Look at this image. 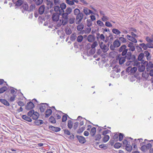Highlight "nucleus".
<instances>
[{
	"mask_svg": "<svg viewBox=\"0 0 153 153\" xmlns=\"http://www.w3.org/2000/svg\"><path fill=\"white\" fill-rule=\"evenodd\" d=\"M94 37L92 35H89L87 38V40L89 42H93L94 41Z\"/></svg>",
	"mask_w": 153,
	"mask_h": 153,
	"instance_id": "obj_21",
	"label": "nucleus"
},
{
	"mask_svg": "<svg viewBox=\"0 0 153 153\" xmlns=\"http://www.w3.org/2000/svg\"><path fill=\"white\" fill-rule=\"evenodd\" d=\"M113 70L111 72V77H113L114 78V74H115V73H118L120 71V67L118 65H116L114 68H113Z\"/></svg>",
	"mask_w": 153,
	"mask_h": 153,
	"instance_id": "obj_2",
	"label": "nucleus"
},
{
	"mask_svg": "<svg viewBox=\"0 0 153 153\" xmlns=\"http://www.w3.org/2000/svg\"><path fill=\"white\" fill-rule=\"evenodd\" d=\"M7 87L4 86L0 88V94L6 91Z\"/></svg>",
	"mask_w": 153,
	"mask_h": 153,
	"instance_id": "obj_50",
	"label": "nucleus"
},
{
	"mask_svg": "<svg viewBox=\"0 0 153 153\" xmlns=\"http://www.w3.org/2000/svg\"><path fill=\"white\" fill-rule=\"evenodd\" d=\"M97 25L103 27L105 25L100 20H98L97 22Z\"/></svg>",
	"mask_w": 153,
	"mask_h": 153,
	"instance_id": "obj_43",
	"label": "nucleus"
},
{
	"mask_svg": "<svg viewBox=\"0 0 153 153\" xmlns=\"http://www.w3.org/2000/svg\"><path fill=\"white\" fill-rule=\"evenodd\" d=\"M109 136L108 135L105 136L103 139V140L105 143L109 139Z\"/></svg>",
	"mask_w": 153,
	"mask_h": 153,
	"instance_id": "obj_42",
	"label": "nucleus"
},
{
	"mask_svg": "<svg viewBox=\"0 0 153 153\" xmlns=\"http://www.w3.org/2000/svg\"><path fill=\"white\" fill-rule=\"evenodd\" d=\"M34 112L33 110L30 111L27 113L28 115L30 117H32Z\"/></svg>",
	"mask_w": 153,
	"mask_h": 153,
	"instance_id": "obj_57",
	"label": "nucleus"
},
{
	"mask_svg": "<svg viewBox=\"0 0 153 153\" xmlns=\"http://www.w3.org/2000/svg\"><path fill=\"white\" fill-rule=\"evenodd\" d=\"M143 64L146 65V70L148 71L153 68V64L151 62H149L148 63V62L146 61L144 62Z\"/></svg>",
	"mask_w": 153,
	"mask_h": 153,
	"instance_id": "obj_10",
	"label": "nucleus"
},
{
	"mask_svg": "<svg viewBox=\"0 0 153 153\" xmlns=\"http://www.w3.org/2000/svg\"><path fill=\"white\" fill-rule=\"evenodd\" d=\"M139 45L142 47L144 50H146L147 48V44L146 45L144 43L140 44Z\"/></svg>",
	"mask_w": 153,
	"mask_h": 153,
	"instance_id": "obj_51",
	"label": "nucleus"
},
{
	"mask_svg": "<svg viewBox=\"0 0 153 153\" xmlns=\"http://www.w3.org/2000/svg\"><path fill=\"white\" fill-rule=\"evenodd\" d=\"M77 38L76 33H72L70 36V40L72 41H74Z\"/></svg>",
	"mask_w": 153,
	"mask_h": 153,
	"instance_id": "obj_20",
	"label": "nucleus"
},
{
	"mask_svg": "<svg viewBox=\"0 0 153 153\" xmlns=\"http://www.w3.org/2000/svg\"><path fill=\"white\" fill-rule=\"evenodd\" d=\"M76 38L77 41L79 42H80L82 41L83 37L82 35H79Z\"/></svg>",
	"mask_w": 153,
	"mask_h": 153,
	"instance_id": "obj_40",
	"label": "nucleus"
},
{
	"mask_svg": "<svg viewBox=\"0 0 153 153\" xmlns=\"http://www.w3.org/2000/svg\"><path fill=\"white\" fill-rule=\"evenodd\" d=\"M0 101L4 105L6 106H8L10 105L8 102L5 99H1Z\"/></svg>",
	"mask_w": 153,
	"mask_h": 153,
	"instance_id": "obj_26",
	"label": "nucleus"
},
{
	"mask_svg": "<svg viewBox=\"0 0 153 153\" xmlns=\"http://www.w3.org/2000/svg\"><path fill=\"white\" fill-rule=\"evenodd\" d=\"M66 7V4L64 3H63L60 4V11L61 12H62V13L63 12H64V9H65Z\"/></svg>",
	"mask_w": 153,
	"mask_h": 153,
	"instance_id": "obj_25",
	"label": "nucleus"
},
{
	"mask_svg": "<svg viewBox=\"0 0 153 153\" xmlns=\"http://www.w3.org/2000/svg\"><path fill=\"white\" fill-rule=\"evenodd\" d=\"M83 16V14L82 13L77 15L76 17V23L77 24H80L82 22Z\"/></svg>",
	"mask_w": 153,
	"mask_h": 153,
	"instance_id": "obj_6",
	"label": "nucleus"
},
{
	"mask_svg": "<svg viewBox=\"0 0 153 153\" xmlns=\"http://www.w3.org/2000/svg\"><path fill=\"white\" fill-rule=\"evenodd\" d=\"M117 59L119 60V64L120 65H122L126 61L125 55L119 54L117 56Z\"/></svg>",
	"mask_w": 153,
	"mask_h": 153,
	"instance_id": "obj_4",
	"label": "nucleus"
},
{
	"mask_svg": "<svg viewBox=\"0 0 153 153\" xmlns=\"http://www.w3.org/2000/svg\"><path fill=\"white\" fill-rule=\"evenodd\" d=\"M144 56V54L143 53H140L138 56V60L139 61H144L143 59V57Z\"/></svg>",
	"mask_w": 153,
	"mask_h": 153,
	"instance_id": "obj_32",
	"label": "nucleus"
},
{
	"mask_svg": "<svg viewBox=\"0 0 153 153\" xmlns=\"http://www.w3.org/2000/svg\"><path fill=\"white\" fill-rule=\"evenodd\" d=\"M91 28L89 27L86 28L84 30L85 33H89L91 32Z\"/></svg>",
	"mask_w": 153,
	"mask_h": 153,
	"instance_id": "obj_55",
	"label": "nucleus"
},
{
	"mask_svg": "<svg viewBox=\"0 0 153 153\" xmlns=\"http://www.w3.org/2000/svg\"><path fill=\"white\" fill-rule=\"evenodd\" d=\"M137 70V68L136 67H133L132 68H131V73L134 74L135 73Z\"/></svg>",
	"mask_w": 153,
	"mask_h": 153,
	"instance_id": "obj_58",
	"label": "nucleus"
},
{
	"mask_svg": "<svg viewBox=\"0 0 153 153\" xmlns=\"http://www.w3.org/2000/svg\"><path fill=\"white\" fill-rule=\"evenodd\" d=\"M97 37L98 40L100 39L101 40L104 41L105 39L104 36L102 34L100 35L99 33L97 34Z\"/></svg>",
	"mask_w": 153,
	"mask_h": 153,
	"instance_id": "obj_23",
	"label": "nucleus"
},
{
	"mask_svg": "<svg viewBox=\"0 0 153 153\" xmlns=\"http://www.w3.org/2000/svg\"><path fill=\"white\" fill-rule=\"evenodd\" d=\"M49 121L50 122L52 123H55L56 122L55 119L52 116H51L50 117Z\"/></svg>",
	"mask_w": 153,
	"mask_h": 153,
	"instance_id": "obj_48",
	"label": "nucleus"
},
{
	"mask_svg": "<svg viewBox=\"0 0 153 153\" xmlns=\"http://www.w3.org/2000/svg\"><path fill=\"white\" fill-rule=\"evenodd\" d=\"M54 10L56 12H57V13H58L59 14H62V13L61 12L60 9L59 7L58 6H55L54 7Z\"/></svg>",
	"mask_w": 153,
	"mask_h": 153,
	"instance_id": "obj_35",
	"label": "nucleus"
},
{
	"mask_svg": "<svg viewBox=\"0 0 153 153\" xmlns=\"http://www.w3.org/2000/svg\"><path fill=\"white\" fill-rule=\"evenodd\" d=\"M83 12L86 16L89 15L90 14H94L91 10H89L87 7H84L83 8Z\"/></svg>",
	"mask_w": 153,
	"mask_h": 153,
	"instance_id": "obj_11",
	"label": "nucleus"
},
{
	"mask_svg": "<svg viewBox=\"0 0 153 153\" xmlns=\"http://www.w3.org/2000/svg\"><path fill=\"white\" fill-rule=\"evenodd\" d=\"M65 31L67 35H69L72 33V30L71 28L69 27H67L65 29Z\"/></svg>",
	"mask_w": 153,
	"mask_h": 153,
	"instance_id": "obj_19",
	"label": "nucleus"
},
{
	"mask_svg": "<svg viewBox=\"0 0 153 153\" xmlns=\"http://www.w3.org/2000/svg\"><path fill=\"white\" fill-rule=\"evenodd\" d=\"M45 7L44 5L41 6L39 9V13L40 15L43 14L45 12Z\"/></svg>",
	"mask_w": 153,
	"mask_h": 153,
	"instance_id": "obj_16",
	"label": "nucleus"
},
{
	"mask_svg": "<svg viewBox=\"0 0 153 153\" xmlns=\"http://www.w3.org/2000/svg\"><path fill=\"white\" fill-rule=\"evenodd\" d=\"M99 45L103 52H106L108 50V46L105 45L102 42H99Z\"/></svg>",
	"mask_w": 153,
	"mask_h": 153,
	"instance_id": "obj_8",
	"label": "nucleus"
},
{
	"mask_svg": "<svg viewBox=\"0 0 153 153\" xmlns=\"http://www.w3.org/2000/svg\"><path fill=\"white\" fill-rule=\"evenodd\" d=\"M142 76L143 77L147 78L149 76L148 73H146V72H143L142 74Z\"/></svg>",
	"mask_w": 153,
	"mask_h": 153,
	"instance_id": "obj_45",
	"label": "nucleus"
},
{
	"mask_svg": "<svg viewBox=\"0 0 153 153\" xmlns=\"http://www.w3.org/2000/svg\"><path fill=\"white\" fill-rule=\"evenodd\" d=\"M128 49L126 48V46L124 45L122 46L119 50V51L120 52H122V53L121 55H125L128 51Z\"/></svg>",
	"mask_w": 153,
	"mask_h": 153,
	"instance_id": "obj_7",
	"label": "nucleus"
},
{
	"mask_svg": "<svg viewBox=\"0 0 153 153\" xmlns=\"http://www.w3.org/2000/svg\"><path fill=\"white\" fill-rule=\"evenodd\" d=\"M72 9L71 7H67L65 11H64L62 13V20H61L58 22L59 25H66L68 21V15L70 14L72 12Z\"/></svg>",
	"mask_w": 153,
	"mask_h": 153,
	"instance_id": "obj_1",
	"label": "nucleus"
},
{
	"mask_svg": "<svg viewBox=\"0 0 153 153\" xmlns=\"http://www.w3.org/2000/svg\"><path fill=\"white\" fill-rule=\"evenodd\" d=\"M98 45L97 42L95 41L94 42L91 46V48H95Z\"/></svg>",
	"mask_w": 153,
	"mask_h": 153,
	"instance_id": "obj_56",
	"label": "nucleus"
},
{
	"mask_svg": "<svg viewBox=\"0 0 153 153\" xmlns=\"http://www.w3.org/2000/svg\"><path fill=\"white\" fill-rule=\"evenodd\" d=\"M126 37L129 40L131 41L132 42L136 43L137 42L136 39L131 36L128 35H127Z\"/></svg>",
	"mask_w": 153,
	"mask_h": 153,
	"instance_id": "obj_17",
	"label": "nucleus"
},
{
	"mask_svg": "<svg viewBox=\"0 0 153 153\" xmlns=\"http://www.w3.org/2000/svg\"><path fill=\"white\" fill-rule=\"evenodd\" d=\"M92 21L90 19H88L87 20L86 22L87 23V25L88 27H90L92 25Z\"/></svg>",
	"mask_w": 153,
	"mask_h": 153,
	"instance_id": "obj_44",
	"label": "nucleus"
},
{
	"mask_svg": "<svg viewBox=\"0 0 153 153\" xmlns=\"http://www.w3.org/2000/svg\"><path fill=\"white\" fill-rule=\"evenodd\" d=\"M80 13V10L76 8L74 10V13L75 15H77Z\"/></svg>",
	"mask_w": 153,
	"mask_h": 153,
	"instance_id": "obj_46",
	"label": "nucleus"
},
{
	"mask_svg": "<svg viewBox=\"0 0 153 153\" xmlns=\"http://www.w3.org/2000/svg\"><path fill=\"white\" fill-rule=\"evenodd\" d=\"M22 3V1L21 0H18L16 2V4L18 6H20Z\"/></svg>",
	"mask_w": 153,
	"mask_h": 153,
	"instance_id": "obj_52",
	"label": "nucleus"
},
{
	"mask_svg": "<svg viewBox=\"0 0 153 153\" xmlns=\"http://www.w3.org/2000/svg\"><path fill=\"white\" fill-rule=\"evenodd\" d=\"M84 28L83 25L80 24L78 25L77 27V29L79 31H81Z\"/></svg>",
	"mask_w": 153,
	"mask_h": 153,
	"instance_id": "obj_39",
	"label": "nucleus"
},
{
	"mask_svg": "<svg viewBox=\"0 0 153 153\" xmlns=\"http://www.w3.org/2000/svg\"><path fill=\"white\" fill-rule=\"evenodd\" d=\"M120 45V41L117 39L115 40L113 43V45H110V48L112 50H114L115 48H118Z\"/></svg>",
	"mask_w": 153,
	"mask_h": 153,
	"instance_id": "obj_5",
	"label": "nucleus"
},
{
	"mask_svg": "<svg viewBox=\"0 0 153 153\" xmlns=\"http://www.w3.org/2000/svg\"><path fill=\"white\" fill-rule=\"evenodd\" d=\"M35 4L36 5H41L43 2V0H36Z\"/></svg>",
	"mask_w": 153,
	"mask_h": 153,
	"instance_id": "obj_49",
	"label": "nucleus"
},
{
	"mask_svg": "<svg viewBox=\"0 0 153 153\" xmlns=\"http://www.w3.org/2000/svg\"><path fill=\"white\" fill-rule=\"evenodd\" d=\"M146 141L148 142L149 140L145 139L143 142L140 143V146H141L140 149L143 152H146L148 150L146 145Z\"/></svg>",
	"mask_w": 153,
	"mask_h": 153,
	"instance_id": "obj_9",
	"label": "nucleus"
},
{
	"mask_svg": "<svg viewBox=\"0 0 153 153\" xmlns=\"http://www.w3.org/2000/svg\"><path fill=\"white\" fill-rule=\"evenodd\" d=\"M36 120L34 121V123L36 125L40 126L43 123V121L41 120Z\"/></svg>",
	"mask_w": 153,
	"mask_h": 153,
	"instance_id": "obj_22",
	"label": "nucleus"
},
{
	"mask_svg": "<svg viewBox=\"0 0 153 153\" xmlns=\"http://www.w3.org/2000/svg\"><path fill=\"white\" fill-rule=\"evenodd\" d=\"M22 118L23 119L29 122H31L32 121L31 118L25 115H22Z\"/></svg>",
	"mask_w": 153,
	"mask_h": 153,
	"instance_id": "obj_24",
	"label": "nucleus"
},
{
	"mask_svg": "<svg viewBox=\"0 0 153 153\" xmlns=\"http://www.w3.org/2000/svg\"><path fill=\"white\" fill-rule=\"evenodd\" d=\"M125 147H126V150L127 151L131 152L132 150V146H131L129 143H128Z\"/></svg>",
	"mask_w": 153,
	"mask_h": 153,
	"instance_id": "obj_31",
	"label": "nucleus"
},
{
	"mask_svg": "<svg viewBox=\"0 0 153 153\" xmlns=\"http://www.w3.org/2000/svg\"><path fill=\"white\" fill-rule=\"evenodd\" d=\"M125 57L128 61H134L135 59L134 58L131 54H127L126 56H125Z\"/></svg>",
	"mask_w": 153,
	"mask_h": 153,
	"instance_id": "obj_18",
	"label": "nucleus"
},
{
	"mask_svg": "<svg viewBox=\"0 0 153 153\" xmlns=\"http://www.w3.org/2000/svg\"><path fill=\"white\" fill-rule=\"evenodd\" d=\"M65 2L68 4L72 6L74 4L75 1L71 0H66L65 1Z\"/></svg>",
	"mask_w": 153,
	"mask_h": 153,
	"instance_id": "obj_33",
	"label": "nucleus"
},
{
	"mask_svg": "<svg viewBox=\"0 0 153 153\" xmlns=\"http://www.w3.org/2000/svg\"><path fill=\"white\" fill-rule=\"evenodd\" d=\"M101 19L102 20L103 22H105L107 20H108L109 19V18L108 17L105 15L101 17Z\"/></svg>",
	"mask_w": 153,
	"mask_h": 153,
	"instance_id": "obj_47",
	"label": "nucleus"
},
{
	"mask_svg": "<svg viewBox=\"0 0 153 153\" xmlns=\"http://www.w3.org/2000/svg\"><path fill=\"white\" fill-rule=\"evenodd\" d=\"M80 119L81 120H80L79 124L81 126H82L84 124V120L85 119L82 118L80 116H79L77 118V120H79Z\"/></svg>",
	"mask_w": 153,
	"mask_h": 153,
	"instance_id": "obj_37",
	"label": "nucleus"
},
{
	"mask_svg": "<svg viewBox=\"0 0 153 153\" xmlns=\"http://www.w3.org/2000/svg\"><path fill=\"white\" fill-rule=\"evenodd\" d=\"M149 142V141L148 142L146 141V145L148 149H149L152 147L151 144L148 143Z\"/></svg>",
	"mask_w": 153,
	"mask_h": 153,
	"instance_id": "obj_61",
	"label": "nucleus"
},
{
	"mask_svg": "<svg viewBox=\"0 0 153 153\" xmlns=\"http://www.w3.org/2000/svg\"><path fill=\"white\" fill-rule=\"evenodd\" d=\"M96 128L95 127L92 128L90 132V134L92 136H94L96 132Z\"/></svg>",
	"mask_w": 153,
	"mask_h": 153,
	"instance_id": "obj_27",
	"label": "nucleus"
},
{
	"mask_svg": "<svg viewBox=\"0 0 153 153\" xmlns=\"http://www.w3.org/2000/svg\"><path fill=\"white\" fill-rule=\"evenodd\" d=\"M52 112L51 110L50 109H48L46 111L45 117H47L51 115Z\"/></svg>",
	"mask_w": 153,
	"mask_h": 153,
	"instance_id": "obj_29",
	"label": "nucleus"
},
{
	"mask_svg": "<svg viewBox=\"0 0 153 153\" xmlns=\"http://www.w3.org/2000/svg\"><path fill=\"white\" fill-rule=\"evenodd\" d=\"M119 39L120 41H121L123 43H126L127 42V41L126 39L123 37H120L119 38Z\"/></svg>",
	"mask_w": 153,
	"mask_h": 153,
	"instance_id": "obj_60",
	"label": "nucleus"
},
{
	"mask_svg": "<svg viewBox=\"0 0 153 153\" xmlns=\"http://www.w3.org/2000/svg\"><path fill=\"white\" fill-rule=\"evenodd\" d=\"M105 25L108 27H110L112 26V24L109 22H105Z\"/></svg>",
	"mask_w": 153,
	"mask_h": 153,
	"instance_id": "obj_63",
	"label": "nucleus"
},
{
	"mask_svg": "<svg viewBox=\"0 0 153 153\" xmlns=\"http://www.w3.org/2000/svg\"><path fill=\"white\" fill-rule=\"evenodd\" d=\"M121 146V144L119 143H117L114 145V148H116L118 149L120 148Z\"/></svg>",
	"mask_w": 153,
	"mask_h": 153,
	"instance_id": "obj_53",
	"label": "nucleus"
},
{
	"mask_svg": "<svg viewBox=\"0 0 153 153\" xmlns=\"http://www.w3.org/2000/svg\"><path fill=\"white\" fill-rule=\"evenodd\" d=\"M23 7L25 10H27L28 8V4L27 3L23 4Z\"/></svg>",
	"mask_w": 153,
	"mask_h": 153,
	"instance_id": "obj_64",
	"label": "nucleus"
},
{
	"mask_svg": "<svg viewBox=\"0 0 153 153\" xmlns=\"http://www.w3.org/2000/svg\"><path fill=\"white\" fill-rule=\"evenodd\" d=\"M48 106V104L46 103H43L40 106L39 109L41 112H44Z\"/></svg>",
	"mask_w": 153,
	"mask_h": 153,
	"instance_id": "obj_12",
	"label": "nucleus"
},
{
	"mask_svg": "<svg viewBox=\"0 0 153 153\" xmlns=\"http://www.w3.org/2000/svg\"><path fill=\"white\" fill-rule=\"evenodd\" d=\"M76 137L79 142L81 143H84L85 142V138L81 136H77Z\"/></svg>",
	"mask_w": 153,
	"mask_h": 153,
	"instance_id": "obj_15",
	"label": "nucleus"
},
{
	"mask_svg": "<svg viewBox=\"0 0 153 153\" xmlns=\"http://www.w3.org/2000/svg\"><path fill=\"white\" fill-rule=\"evenodd\" d=\"M146 40L148 43L153 42V39L152 38H150L148 36L146 37Z\"/></svg>",
	"mask_w": 153,
	"mask_h": 153,
	"instance_id": "obj_54",
	"label": "nucleus"
},
{
	"mask_svg": "<svg viewBox=\"0 0 153 153\" xmlns=\"http://www.w3.org/2000/svg\"><path fill=\"white\" fill-rule=\"evenodd\" d=\"M145 69V66L144 65H141L138 68V71L140 72H143Z\"/></svg>",
	"mask_w": 153,
	"mask_h": 153,
	"instance_id": "obj_36",
	"label": "nucleus"
},
{
	"mask_svg": "<svg viewBox=\"0 0 153 153\" xmlns=\"http://www.w3.org/2000/svg\"><path fill=\"white\" fill-rule=\"evenodd\" d=\"M75 18L74 17L70 18L68 21L70 24H73L75 22Z\"/></svg>",
	"mask_w": 153,
	"mask_h": 153,
	"instance_id": "obj_41",
	"label": "nucleus"
},
{
	"mask_svg": "<svg viewBox=\"0 0 153 153\" xmlns=\"http://www.w3.org/2000/svg\"><path fill=\"white\" fill-rule=\"evenodd\" d=\"M39 117V114L36 112H34L32 117L33 119L35 120L37 119Z\"/></svg>",
	"mask_w": 153,
	"mask_h": 153,
	"instance_id": "obj_28",
	"label": "nucleus"
},
{
	"mask_svg": "<svg viewBox=\"0 0 153 153\" xmlns=\"http://www.w3.org/2000/svg\"><path fill=\"white\" fill-rule=\"evenodd\" d=\"M147 48H153V44L152 43H148L147 44Z\"/></svg>",
	"mask_w": 153,
	"mask_h": 153,
	"instance_id": "obj_62",
	"label": "nucleus"
},
{
	"mask_svg": "<svg viewBox=\"0 0 153 153\" xmlns=\"http://www.w3.org/2000/svg\"><path fill=\"white\" fill-rule=\"evenodd\" d=\"M144 53L146 56L147 59L148 60H150L151 58V56H150L149 52L147 51H146L144 52Z\"/></svg>",
	"mask_w": 153,
	"mask_h": 153,
	"instance_id": "obj_34",
	"label": "nucleus"
},
{
	"mask_svg": "<svg viewBox=\"0 0 153 153\" xmlns=\"http://www.w3.org/2000/svg\"><path fill=\"white\" fill-rule=\"evenodd\" d=\"M44 1V2H46V3L47 5H50V8H51L53 6V4L52 2L50 0H43V1Z\"/></svg>",
	"mask_w": 153,
	"mask_h": 153,
	"instance_id": "obj_30",
	"label": "nucleus"
},
{
	"mask_svg": "<svg viewBox=\"0 0 153 153\" xmlns=\"http://www.w3.org/2000/svg\"><path fill=\"white\" fill-rule=\"evenodd\" d=\"M112 32L113 33L117 35H119L121 33V32L115 28L113 29Z\"/></svg>",
	"mask_w": 153,
	"mask_h": 153,
	"instance_id": "obj_38",
	"label": "nucleus"
},
{
	"mask_svg": "<svg viewBox=\"0 0 153 153\" xmlns=\"http://www.w3.org/2000/svg\"><path fill=\"white\" fill-rule=\"evenodd\" d=\"M60 14L56 12L53 13L52 16V19L53 21L57 22V24L58 26H60L61 25H59V22H58L61 20H62V19L59 20V15Z\"/></svg>",
	"mask_w": 153,
	"mask_h": 153,
	"instance_id": "obj_3",
	"label": "nucleus"
},
{
	"mask_svg": "<svg viewBox=\"0 0 153 153\" xmlns=\"http://www.w3.org/2000/svg\"><path fill=\"white\" fill-rule=\"evenodd\" d=\"M73 123L71 121L69 120L68 122V126L70 128H71L72 127Z\"/></svg>",
	"mask_w": 153,
	"mask_h": 153,
	"instance_id": "obj_59",
	"label": "nucleus"
},
{
	"mask_svg": "<svg viewBox=\"0 0 153 153\" xmlns=\"http://www.w3.org/2000/svg\"><path fill=\"white\" fill-rule=\"evenodd\" d=\"M34 107L33 103L31 102H30L27 103L26 106V108L27 110H30L33 108Z\"/></svg>",
	"mask_w": 153,
	"mask_h": 153,
	"instance_id": "obj_14",
	"label": "nucleus"
},
{
	"mask_svg": "<svg viewBox=\"0 0 153 153\" xmlns=\"http://www.w3.org/2000/svg\"><path fill=\"white\" fill-rule=\"evenodd\" d=\"M49 128V129L56 132H58L61 130V128L59 127H55L51 126H50Z\"/></svg>",
	"mask_w": 153,
	"mask_h": 153,
	"instance_id": "obj_13",
	"label": "nucleus"
}]
</instances>
